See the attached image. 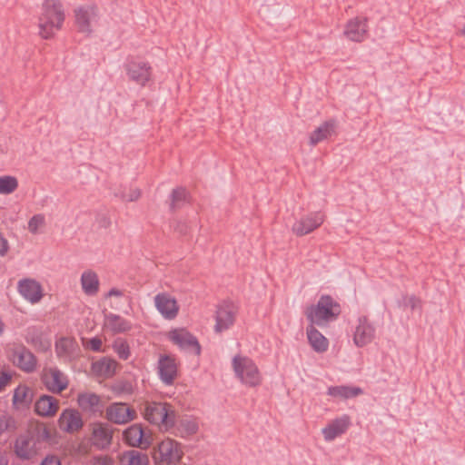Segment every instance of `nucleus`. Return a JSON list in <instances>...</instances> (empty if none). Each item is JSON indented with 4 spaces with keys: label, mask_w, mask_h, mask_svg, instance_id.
I'll use <instances>...</instances> for the list:
<instances>
[{
    "label": "nucleus",
    "mask_w": 465,
    "mask_h": 465,
    "mask_svg": "<svg viewBox=\"0 0 465 465\" xmlns=\"http://www.w3.org/2000/svg\"><path fill=\"white\" fill-rule=\"evenodd\" d=\"M12 376L7 372H0V391L10 382Z\"/></svg>",
    "instance_id": "nucleus-44"
},
{
    "label": "nucleus",
    "mask_w": 465,
    "mask_h": 465,
    "mask_svg": "<svg viewBox=\"0 0 465 465\" xmlns=\"http://www.w3.org/2000/svg\"><path fill=\"white\" fill-rule=\"evenodd\" d=\"M7 419L5 416L0 417V435L7 429Z\"/></svg>",
    "instance_id": "nucleus-47"
},
{
    "label": "nucleus",
    "mask_w": 465,
    "mask_h": 465,
    "mask_svg": "<svg viewBox=\"0 0 465 465\" xmlns=\"http://www.w3.org/2000/svg\"><path fill=\"white\" fill-rule=\"evenodd\" d=\"M183 457L182 444L171 438L163 439L153 450L155 465H179Z\"/></svg>",
    "instance_id": "nucleus-4"
},
{
    "label": "nucleus",
    "mask_w": 465,
    "mask_h": 465,
    "mask_svg": "<svg viewBox=\"0 0 465 465\" xmlns=\"http://www.w3.org/2000/svg\"><path fill=\"white\" fill-rule=\"evenodd\" d=\"M323 221L324 214L322 213H310L295 221L292 224V232L299 237L304 236L320 227Z\"/></svg>",
    "instance_id": "nucleus-8"
},
{
    "label": "nucleus",
    "mask_w": 465,
    "mask_h": 465,
    "mask_svg": "<svg viewBox=\"0 0 465 465\" xmlns=\"http://www.w3.org/2000/svg\"><path fill=\"white\" fill-rule=\"evenodd\" d=\"M403 306L410 307L412 311L421 308V301L415 295L404 296Z\"/></svg>",
    "instance_id": "nucleus-40"
},
{
    "label": "nucleus",
    "mask_w": 465,
    "mask_h": 465,
    "mask_svg": "<svg viewBox=\"0 0 465 465\" xmlns=\"http://www.w3.org/2000/svg\"><path fill=\"white\" fill-rule=\"evenodd\" d=\"M26 341H27L28 342H29V341H31V342H33V343H35V342L34 338H32L31 340L29 339V334H28V335H27V337H26Z\"/></svg>",
    "instance_id": "nucleus-51"
},
{
    "label": "nucleus",
    "mask_w": 465,
    "mask_h": 465,
    "mask_svg": "<svg viewBox=\"0 0 465 465\" xmlns=\"http://www.w3.org/2000/svg\"><path fill=\"white\" fill-rule=\"evenodd\" d=\"M114 351L117 353L120 359L127 360L130 356V347L126 341L122 339H117L113 344Z\"/></svg>",
    "instance_id": "nucleus-38"
},
{
    "label": "nucleus",
    "mask_w": 465,
    "mask_h": 465,
    "mask_svg": "<svg viewBox=\"0 0 465 465\" xmlns=\"http://www.w3.org/2000/svg\"><path fill=\"white\" fill-rule=\"evenodd\" d=\"M45 224V216L42 214L34 215L28 223V230L30 232L35 234L38 230Z\"/></svg>",
    "instance_id": "nucleus-39"
},
{
    "label": "nucleus",
    "mask_w": 465,
    "mask_h": 465,
    "mask_svg": "<svg viewBox=\"0 0 465 465\" xmlns=\"http://www.w3.org/2000/svg\"><path fill=\"white\" fill-rule=\"evenodd\" d=\"M232 365L236 377L243 384L255 387L261 383L260 371L252 359L236 355L232 359Z\"/></svg>",
    "instance_id": "nucleus-5"
},
{
    "label": "nucleus",
    "mask_w": 465,
    "mask_h": 465,
    "mask_svg": "<svg viewBox=\"0 0 465 465\" xmlns=\"http://www.w3.org/2000/svg\"><path fill=\"white\" fill-rule=\"evenodd\" d=\"M140 411L145 420L157 425L162 430H168V428L173 425L174 410L169 403L145 401Z\"/></svg>",
    "instance_id": "nucleus-3"
},
{
    "label": "nucleus",
    "mask_w": 465,
    "mask_h": 465,
    "mask_svg": "<svg viewBox=\"0 0 465 465\" xmlns=\"http://www.w3.org/2000/svg\"><path fill=\"white\" fill-rule=\"evenodd\" d=\"M35 431L38 440H47L51 438L50 430L44 424L37 425Z\"/></svg>",
    "instance_id": "nucleus-41"
},
{
    "label": "nucleus",
    "mask_w": 465,
    "mask_h": 465,
    "mask_svg": "<svg viewBox=\"0 0 465 465\" xmlns=\"http://www.w3.org/2000/svg\"><path fill=\"white\" fill-rule=\"evenodd\" d=\"M104 327L114 334L125 333L132 330L133 324L119 314H104Z\"/></svg>",
    "instance_id": "nucleus-22"
},
{
    "label": "nucleus",
    "mask_w": 465,
    "mask_h": 465,
    "mask_svg": "<svg viewBox=\"0 0 465 465\" xmlns=\"http://www.w3.org/2000/svg\"><path fill=\"white\" fill-rule=\"evenodd\" d=\"M124 295V292L119 290V289H116V288H112L108 292L107 294L105 295L106 298L108 297H112V296H116V297H121Z\"/></svg>",
    "instance_id": "nucleus-46"
},
{
    "label": "nucleus",
    "mask_w": 465,
    "mask_h": 465,
    "mask_svg": "<svg viewBox=\"0 0 465 465\" xmlns=\"http://www.w3.org/2000/svg\"><path fill=\"white\" fill-rule=\"evenodd\" d=\"M15 451L23 460L31 459L35 453L33 438L29 434L20 435L15 440Z\"/></svg>",
    "instance_id": "nucleus-27"
},
{
    "label": "nucleus",
    "mask_w": 465,
    "mask_h": 465,
    "mask_svg": "<svg viewBox=\"0 0 465 465\" xmlns=\"http://www.w3.org/2000/svg\"><path fill=\"white\" fill-rule=\"evenodd\" d=\"M19 182L15 176L1 175L0 176V194L7 195L16 191Z\"/></svg>",
    "instance_id": "nucleus-36"
},
{
    "label": "nucleus",
    "mask_w": 465,
    "mask_h": 465,
    "mask_svg": "<svg viewBox=\"0 0 465 465\" xmlns=\"http://www.w3.org/2000/svg\"><path fill=\"white\" fill-rule=\"evenodd\" d=\"M5 331V323L2 319V316L0 315V336L4 334Z\"/></svg>",
    "instance_id": "nucleus-50"
},
{
    "label": "nucleus",
    "mask_w": 465,
    "mask_h": 465,
    "mask_svg": "<svg viewBox=\"0 0 465 465\" xmlns=\"http://www.w3.org/2000/svg\"><path fill=\"white\" fill-rule=\"evenodd\" d=\"M349 425L350 419L347 415H343L341 418L333 420L322 430L324 440L326 441L335 440L347 430Z\"/></svg>",
    "instance_id": "nucleus-23"
},
{
    "label": "nucleus",
    "mask_w": 465,
    "mask_h": 465,
    "mask_svg": "<svg viewBox=\"0 0 465 465\" xmlns=\"http://www.w3.org/2000/svg\"><path fill=\"white\" fill-rule=\"evenodd\" d=\"M17 289L19 293L31 303L38 302L42 299V287L35 280H20L17 284Z\"/></svg>",
    "instance_id": "nucleus-20"
},
{
    "label": "nucleus",
    "mask_w": 465,
    "mask_h": 465,
    "mask_svg": "<svg viewBox=\"0 0 465 465\" xmlns=\"http://www.w3.org/2000/svg\"><path fill=\"white\" fill-rule=\"evenodd\" d=\"M236 307L232 302H223L216 311V324L214 330L216 332H223L228 330L235 321Z\"/></svg>",
    "instance_id": "nucleus-15"
},
{
    "label": "nucleus",
    "mask_w": 465,
    "mask_h": 465,
    "mask_svg": "<svg viewBox=\"0 0 465 465\" xmlns=\"http://www.w3.org/2000/svg\"><path fill=\"white\" fill-rule=\"evenodd\" d=\"M33 401L32 390L24 384H20L14 391L13 404L15 406H28Z\"/></svg>",
    "instance_id": "nucleus-35"
},
{
    "label": "nucleus",
    "mask_w": 465,
    "mask_h": 465,
    "mask_svg": "<svg viewBox=\"0 0 465 465\" xmlns=\"http://www.w3.org/2000/svg\"><path fill=\"white\" fill-rule=\"evenodd\" d=\"M461 34L465 35V25L463 26V28L461 29Z\"/></svg>",
    "instance_id": "nucleus-52"
},
{
    "label": "nucleus",
    "mask_w": 465,
    "mask_h": 465,
    "mask_svg": "<svg viewBox=\"0 0 465 465\" xmlns=\"http://www.w3.org/2000/svg\"><path fill=\"white\" fill-rule=\"evenodd\" d=\"M158 375L165 385H173L177 377L175 359L169 355H161L158 360Z\"/></svg>",
    "instance_id": "nucleus-19"
},
{
    "label": "nucleus",
    "mask_w": 465,
    "mask_h": 465,
    "mask_svg": "<svg viewBox=\"0 0 465 465\" xmlns=\"http://www.w3.org/2000/svg\"><path fill=\"white\" fill-rule=\"evenodd\" d=\"M136 418V411L128 404L114 402L106 409V419L115 424H125Z\"/></svg>",
    "instance_id": "nucleus-12"
},
{
    "label": "nucleus",
    "mask_w": 465,
    "mask_h": 465,
    "mask_svg": "<svg viewBox=\"0 0 465 465\" xmlns=\"http://www.w3.org/2000/svg\"><path fill=\"white\" fill-rule=\"evenodd\" d=\"M125 442L132 447L146 450L152 443V437L146 434L141 424H134L124 431Z\"/></svg>",
    "instance_id": "nucleus-14"
},
{
    "label": "nucleus",
    "mask_w": 465,
    "mask_h": 465,
    "mask_svg": "<svg viewBox=\"0 0 465 465\" xmlns=\"http://www.w3.org/2000/svg\"><path fill=\"white\" fill-rule=\"evenodd\" d=\"M9 251L8 241L0 233V256L4 257Z\"/></svg>",
    "instance_id": "nucleus-43"
},
{
    "label": "nucleus",
    "mask_w": 465,
    "mask_h": 465,
    "mask_svg": "<svg viewBox=\"0 0 465 465\" xmlns=\"http://www.w3.org/2000/svg\"><path fill=\"white\" fill-rule=\"evenodd\" d=\"M40 465H61L60 460L56 456H47Z\"/></svg>",
    "instance_id": "nucleus-45"
},
{
    "label": "nucleus",
    "mask_w": 465,
    "mask_h": 465,
    "mask_svg": "<svg viewBox=\"0 0 465 465\" xmlns=\"http://www.w3.org/2000/svg\"><path fill=\"white\" fill-rule=\"evenodd\" d=\"M307 337L315 351L322 353L328 350V340L312 324L307 328Z\"/></svg>",
    "instance_id": "nucleus-30"
},
{
    "label": "nucleus",
    "mask_w": 465,
    "mask_h": 465,
    "mask_svg": "<svg viewBox=\"0 0 465 465\" xmlns=\"http://www.w3.org/2000/svg\"><path fill=\"white\" fill-rule=\"evenodd\" d=\"M117 362L110 358H103L93 363V370L101 376L111 377L114 374Z\"/></svg>",
    "instance_id": "nucleus-34"
},
{
    "label": "nucleus",
    "mask_w": 465,
    "mask_h": 465,
    "mask_svg": "<svg viewBox=\"0 0 465 465\" xmlns=\"http://www.w3.org/2000/svg\"><path fill=\"white\" fill-rule=\"evenodd\" d=\"M140 194H141V193H140V191H139V190H137V189H135V190L133 192V193H132L131 197L128 199V201H131V202L137 201V200L139 199V197H140Z\"/></svg>",
    "instance_id": "nucleus-48"
},
{
    "label": "nucleus",
    "mask_w": 465,
    "mask_h": 465,
    "mask_svg": "<svg viewBox=\"0 0 465 465\" xmlns=\"http://www.w3.org/2000/svg\"><path fill=\"white\" fill-rule=\"evenodd\" d=\"M327 393L334 398L347 400L355 398L362 394L363 391L360 387L341 385L329 387Z\"/></svg>",
    "instance_id": "nucleus-32"
},
{
    "label": "nucleus",
    "mask_w": 465,
    "mask_h": 465,
    "mask_svg": "<svg viewBox=\"0 0 465 465\" xmlns=\"http://www.w3.org/2000/svg\"><path fill=\"white\" fill-rule=\"evenodd\" d=\"M154 304L161 315L167 320L174 319L179 312L177 301L169 293L161 292L154 297Z\"/></svg>",
    "instance_id": "nucleus-18"
},
{
    "label": "nucleus",
    "mask_w": 465,
    "mask_h": 465,
    "mask_svg": "<svg viewBox=\"0 0 465 465\" xmlns=\"http://www.w3.org/2000/svg\"><path fill=\"white\" fill-rule=\"evenodd\" d=\"M59 409V401L50 395H42L35 404V411L39 416H54Z\"/></svg>",
    "instance_id": "nucleus-25"
},
{
    "label": "nucleus",
    "mask_w": 465,
    "mask_h": 465,
    "mask_svg": "<svg viewBox=\"0 0 465 465\" xmlns=\"http://www.w3.org/2000/svg\"><path fill=\"white\" fill-rule=\"evenodd\" d=\"M77 349V343L73 338L62 337L55 342V352L59 358L71 359Z\"/></svg>",
    "instance_id": "nucleus-31"
},
{
    "label": "nucleus",
    "mask_w": 465,
    "mask_h": 465,
    "mask_svg": "<svg viewBox=\"0 0 465 465\" xmlns=\"http://www.w3.org/2000/svg\"><path fill=\"white\" fill-rule=\"evenodd\" d=\"M336 134V123L333 120L326 121L316 127L309 135L311 145H316Z\"/></svg>",
    "instance_id": "nucleus-24"
},
{
    "label": "nucleus",
    "mask_w": 465,
    "mask_h": 465,
    "mask_svg": "<svg viewBox=\"0 0 465 465\" xmlns=\"http://www.w3.org/2000/svg\"><path fill=\"white\" fill-rule=\"evenodd\" d=\"M128 78L141 86L146 85L151 80L152 67L148 63L131 61L125 65Z\"/></svg>",
    "instance_id": "nucleus-13"
},
{
    "label": "nucleus",
    "mask_w": 465,
    "mask_h": 465,
    "mask_svg": "<svg viewBox=\"0 0 465 465\" xmlns=\"http://www.w3.org/2000/svg\"><path fill=\"white\" fill-rule=\"evenodd\" d=\"M88 347L94 351H100L102 348V341L100 338L94 337L89 340Z\"/></svg>",
    "instance_id": "nucleus-42"
},
{
    "label": "nucleus",
    "mask_w": 465,
    "mask_h": 465,
    "mask_svg": "<svg viewBox=\"0 0 465 465\" xmlns=\"http://www.w3.org/2000/svg\"><path fill=\"white\" fill-rule=\"evenodd\" d=\"M77 402L82 411L89 413L102 411V402L100 397L93 392L79 393Z\"/></svg>",
    "instance_id": "nucleus-26"
},
{
    "label": "nucleus",
    "mask_w": 465,
    "mask_h": 465,
    "mask_svg": "<svg viewBox=\"0 0 465 465\" xmlns=\"http://www.w3.org/2000/svg\"><path fill=\"white\" fill-rule=\"evenodd\" d=\"M112 431L105 424L98 423L94 425L92 433L93 444L100 449H104L111 444Z\"/></svg>",
    "instance_id": "nucleus-29"
},
{
    "label": "nucleus",
    "mask_w": 465,
    "mask_h": 465,
    "mask_svg": "<svg viewBox=\"0 0 465 465\" xmlns=\"http://www.w3.org/2000/svg\"><path fill=\"white\" fill-rule=\"evenodd\" d=\"M169 200L173 203H176L180 202H191L193 199L192 197L190 191L187 188L183 186H176L172 190Z\"/></svg>",
    "instance_id": "nucleus-37"
},
{
    "label": "nucleus",
    "mask_w": 465,
    "mask_h": 465,
    "mask_svg": "<svg viewBox=\"0 0 465 465\" xmlns=\"http://www.w3.org/2000/svg\"><path fill=\"white\" fill-rule=\"evenodd\" d=\"M169 340L181 350L193 352L195 355L201 353V346L195 336L185 329H175L169 332Z\"/></svg>",
    "instance_id": "nucleus-9"
},
{
    "label": "nucleus",
    "mask_w": 465,
    "mask_h": 465,
    "mask_svg": "<svg viewBox=\"0 0 465 465\" xmlns=\"http://www.w3.org/2000/svg\"><path fill=\"white\" fill-rule=\"evenodd\" d=\"M41 379L47 391L53 393L62 392L69 383L67 376L56 367L45 369Z\"/></svg>",
    "instance_id": "nucleus-11"
},
{
    "label": "nucleus",
    "mask_w": 465,
    "mask_h": 465,
    "mask_svg": "<svg viewBox=\"0 0 465 465\" xmlns=\"http://www.w3.org/2000/svg\"><path fill=\"white\" fill-rule=\"evenodd\" d=\"M74 23L78 32L90 35L100 25L98 9L91 5L79 6L74 10Z\"/></svg>",
    "instance_id": "nucleus-6"
},
{
    "label": "nucleus",
    "mask_w": 465,
    "mask_h": 465,
    "mask_svg": "<svg viewBox=\"0 0 465 465\" xmlns=\"http://www.w3.org/2000/svg\"><path fill=\"white\" fill-rule=\"evenodd\" d=\"M65 15L59 0H45L38 17V35L43 39H50L59 31Z\"/></svg>",
    "instance_id": "nucleus-1"
},
{
    "label": "nucleus",
    "mask_w": 465,
    "mask_h": 465,
    "mask_svg": "<svg viewBox=\"0 0 465 465\" xmlns=\"http://www.w3.org/2000/svg\"><path fill=\"white\" fill-rule=\"evenodd\" d=\"M13 363L25 372H33L37 365L36 357L24 345H15L11 351Z\"/></svg>",
    "instance_id": "nucleus-10"
},
{
    "label": "nucleus",
    "mask_w": 465,
    "mask_h": 465,
    "mask_svg": "<svg viewBox=\"0 0 465 465\" xmlns=\"http://www.w3.org/2000/svg\"><path fill=\"white\" fill-rule=\"evenodd\" d=\"M58 424L62 430L74 432L83 427V420L77 411L66 409L61 413Z\"/></svg>",
    "instance_id": "nucleus-21"
},
{
    "label": "nucleus",
    "mask_w": 465,
    "mask_h": 465,
    "mask_svg": "<svg viewBox=\"0 0 465 465\" xmlns=\"http://www.w3.org/2000/svg\"><path fill=\"white\" fill-rule=\"evenodd\" d=\"M99 278L92 270L84 271L81 275V286L83 292L88 296H94L99 291Z\"/></svg>",
    "instance_id": "nucleus-28"
},
{
    "label": "nucleus",
    "mask_w": 465,
    "mask_h": 465,
    "mask_svg": "<svg viewBox=\"0 0 465 465\" xmlns=\"http://www.w3.org/2000/svg\"><path fill=\"white\" fill-rule=\"evenodd\" d=\"M341 313L340 304L330 295L320 297L316 305L306 309L305 315L312 324L326 325L337 319Z\"/></svg>",
    "instance_id": "nucleus-2"
},
{
    "label": "nucleus",
    "mask_w": 465,
    "mask_h": 465,
    "mask_svg": "<svg viewBox=\"0 0 465 465\" xmlns=\"http://www.w3.org/2000/svg\"><path fill=\"white\" fill-rule=\"evenodd\" d=\"M368 19L364 16H355L347 21L343 35L350 41L361 43L368 37Z\"/></svg>",
    "instance_id": "nucleus-7"
},
{
    "label": "nucleus",
    "mask_w": 465,
    "mask_h": 465,
    "mask_svg": "<svg viewBox=\"0 0 465 465\" xmlns=\"http://www.w3.org/2000/svg\"><path fill=\"white\" fill-rule=\"evenodd\" d=\"M198 430V423L195 420L188 417L177 418L173 412V425L168 428L170 433L180 437L188 438L195 434Z\"/></svg>",
    "instance_id": "nucleus-17"
},
{
    "label": "nucleus",
    "mask_w": 465,
    "mask_h": 465,
    "mask_svg": "<svg viewBox=\"0 0 465 465\" xmlns=\"http://www.w3.org/2000/svg\"><path fill=\"white\" fill-rule=\"evenodd\" d=\"M122 465H149V458L146 453L137 450L124 451L121 457Z\"/></svg>",
    "instance_id": "nucleus-33"
},
{
    "label": "nucleus",
    "mask_w": 465,
    "mask_h": 465,
    "mask_svg": "<svg viewBox=\"0 0 465 465\" xmlns=\"http://www.w3.org/2000/svg\"><path fill=\"white\" fill-rule=\"evenodd\" d=\"M94 465H110V462L105 459H97Z\"/></svg>",
    "instance_id": "nucleus-49"
},
{
    "label": "nucleus",
    "mask_w": 465,
    "mask_h": 465,
    "mask_svg": "<svg viewBox=\"0 0 465 465\" xmlns=\"http://www.w3.org/2000/svg\"><path fill=\"white\" fill-rule=\"evenodd\" d=\"M374 337V326L370 322L366 316L359 317L353 333V341L355 345L357 347H364L371 343Z\"/></svg>",
    "instance_id": "nucleus-16"
}]
</instances>
